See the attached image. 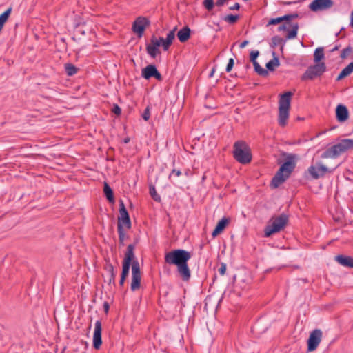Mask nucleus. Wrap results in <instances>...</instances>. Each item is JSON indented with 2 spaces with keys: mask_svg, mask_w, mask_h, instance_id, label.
Listing matches in <instances>:
<instances>
[{
  "mask_svg": "<svg viewBox=\"0 0 353 353\" xmlns=\"http://www.w3.org/2000/svg\"><path fill=\"white\" fill-rule=\"evenodd\" d=\"M11 11H12V8L10 7L0 15V32L1 31V30L4 26V23L8 19L9 16L11 13Z\"/></svg>",
  "mask_w": 353,
  "mask_h": 353,
  "instance_id": "obj_30",
  "label": "nucleus"
},
{
  "mask_svg": "<svg viewBox=\"0 0 353 353\" xmlns=\"http://www.w3.org/2000/svg\"><path fill=\"white\" fill-rule=\"evenodd\" d=\"M323 337V332L320 329L314 330L310 334L307 341V352H313L316 350Z\"/></svg>",
  "mask_w": 353,
  "mask_h": 353,
  "instance_id": "obj_11",
  "label": "nucleus"
},
{
  "mask_svg": "<svg viewBox=\"0 0 353 353\" xmlns=\"http://www.w3.org/2000/svg\"><path fill=\"white\" fill-rule=\"evenodd\" d=\"M353 149V139H342L339 143L327 149L321 155L323 159L336 158L340 154Z\"/></svg>",
  "mask_w": 353,
  "mask_h": 353,
  "instance_id": "obj_6",
  "label": "nucleus"
},
{
  "mask_svg": "<svg viewBox=\"0 0 353 353\" xmlns=\"http://www.w3.org/2000/svg\"><path fill=\"white\" fill-rule=\"evenodd\" d=\"M192 254L190 252L176 249L165 253V263L169 265H174L177 267V272L184 281H188L191 277V272L188 265Z\"/></svg>",
  "mask_w": 353,
  "mask_h": 353,
  "instance_id": "obj_1",
  "label": "nucleus"
},
{
  "mask_svg": "<svg viewBox=\"0 0 353 353\" xmlns=\"http://www.w3.org/2000/svg\"><path fill=\"white\" fill-rule=\"evenodd\" d=\"M334 5L332 0H313L309 5V8L313 12L328 10Z\"/></svg>",
  "mask_w": 353,
  "mask_h": 353,
  "instance_id": "obj_15",
  "label": "nucleus"
},
{
  "mask_svg": "<svg viewBox=\"0 0 353 353\" xmlns=\"http://www.w3.org/2000/svg\"><path fill=\"white\" fill-rule=\"evenodd\" d=\"M292 20L283 21V23L278 27L279 32L288 31L286 36L287 39H294L297 35L299 26L297 22H292Z\"/></svg>",
  "mask_w": 353,
  "mask_h": 353,
  "instance_id": "obj_9",
  "label": "nucleus"
},
{
  "mask_svg": "<svg viewBox=\"0 0 353 353\" xmlns=\"http://www.w3.org/2000/svg\"><path fill=\"white\" fill-rule=\"evenodd\" d=\"M93 33V29L90 24L86 22L79 23L74 26V35L72 39L76 41L80 39L81 36Z\"/></svg>",
  "mask_w": 353,
  "mask_h": 353,
  "instance_id": "obj_12",
  "label": "nucleus"
},
{
  "mask_svg": "<svg viewBox=\"0 0 353 353\" xmlns=\"http://www.w3.org/2000/svg\"><path fill=\"white\" fill-rule=\"evenodd\" d=\"M324 49L323 47L317 48L314 53V61L316 63H321V61L324 59Z\"/></svg>",
  "mask_w": 353,
  "mask_h": 353,
  "instance_id": "obj_29",
  "label": "nucleus"
},
{
  "mask_svg": "<svg viewBox=\"0 0 353 353\" xmlns=\"http://www.w3.org/2000/svg\"><path fill=\"white\" fill-rule=\"evenodd\" d=\"M214 72V68H213L210 74V77H212L213 74Z\"/></svg>",
  "mask_w": 353,
  "mask_h": 353,
  "instance_id": "obj_50",
  "label": "nucleus"
},
{
  "mask_svg": "<svg viewBox=\"0 0 353 353\" xmlns=\"http://www.w3.org/2000/svg\"><path fill=\"white\" fill-rule=\"evenodd\" d=\"M230 221V219L223 217L216 224L214 230L212 232V236L215 237L220 233H221L223 230L225 228L226 225L228 224Z\"/></svg>",
  "mask_w": 353,
  "mask_h": 353,
  "instance_id": "obj_23",
  "label": "nucleus"
},
{
  "mask_svg": "<svg viewBox=\"0 0 353 353\" xmlns=\"http://www.w3.org/2000/svg\"><path fill=\"white\" fill-rule=\"evenodd\" d=\"M253 64L255 72L261 77H267L268 75V71L266 69L261 67L258 62H255Z\"/></svg>",
  "mask_w": 353,
  "mask_h": 353,
  "instance_id": "obj_31",
  "label": "nucleus"
},
{
  "mask_svg": "<svg viewBox=\"0 0 353 353\" xmlns=\"http://www.w3.org/2000/svg\"><path fill=\"white\" fill-rule=\"evenodd\" d=\"M352 72H353V62L349 63L348 65H347L341 70L336 78V81H341V79L349 76Z\"/></svg>",
  "mask_w": 353,
  "mask_h": 353,
  "instance_id": "obj_26",
  "label": "nucleus"
},
{
  "mask_svg": "<svg viewBox=\"0 0 353 353\" xmlns=\"http://www.w3.org/2000/svg\"><path fill=\"white\" fill-rule=\"evenodd\" d=\"M104 269L108 272L109 276L108 279L106 281L108 282V285L113 284L115 285V277H116V273L114 272V266L112 264L108 261L106 262Z\"/></svg>",
  "mask_w": 353,
  "mask_h": 353,
  "instance_id": "obj_22",
  "label": "nucleus"
},
{
  "mask_svg": "<svg viewBox=\"0 0 353 353\" xmlns=\"http://www.w3.org/2000/svg\"><path fill=\"white\" fill-rule=\"evenodd\" d=\"M79 68L74 65L72 63H68V76H72L77 73Z\"/></svg>",
  "mask_w": 353,
  "mask_h": 353,
  "instance_id": "obj_36",
  "label": "nucleus"
},
{
  "mask_svg": "<svg viewBox=\"0 0 353 353\" xmlns=\"http://www.w3.org/2000/svg\"><path fill=\"white\" fill-rule=\"evenodd\" d=\"M326 65L324 62L310 65L301 76V79L302 81H307L320 77L326 71Z\"/></svg>",
  "mask_w": 353,
  "mask_h": 353,
  "instance_id": "obj_8",
  "label": "nucleus"
},
{
  "mask_svg": "<svg viewBox=\"0 0 353 353\" xmlns=\"http://www.w3.org/2000/svg\"><path fill=\"white\" fill-rule=\"evenodd\" d=\"M173 174H174L176 176H179L181 175V172L179 170L173 169L169 175V178H170Z\"/></svg>",
  "mask_w": 353,
  "mask_h": 353,
  "instance_id": "obj_45",
  "label": "nucleus"
},
{
  "mask_svg": "<svg viewBox=\"0 0 353 353\" xmlns=\"http://www.w3.org/2000/svg\"><path fill=\"white\" fill-rule=\"evenodd\" d=\"M176 29V28L175 27L172 30L170 31L165 39L163 37L157 39L153 35L150 39V43L146 45L147 53L152 58H155L157 54H161V50L159 49L161 46H162L164 50H168L175 38Z\"/></svg>",
  "mask_w": 353,
  "mask_h": 353,
  "instance_id": "obj_3",
  "label": "nucleus"
},
{
  "mask_svg": "<svg viewBox=\"0 0 353 353\" xmlns=\"http://www.w3.org/2000/svg\"><path fill=\"white\" fill-rule=\"evenodd\" d=\"M150 109L148 107H147L142 114V117L145 121H148L150 119Z\"/></svg>",
  "mask_w": 353,
  "mask_h": 353,
  "instance_id": "obj_43",
  "label": "nucleus"
},
{
  "mask_svg": "<svg viewBox=\"0 0 353 353\" xmlns=\"http://www.w3.org/2000/svg\"><path fill=\"white\" fill-rule=\"evenodd\" d=\"M119 214L118 218V224L125 225L127 229L131 228V221L128 212L125 206L124 202L122 200L119 201Z\"/></svg>",
  "mask_w": 353,
  "mask_h": 353,
  "instance_id": "obj_14",
  "label": "nucleus"
},
{
  "mask_svg": "<svg viewBox=\"0 0 353 353\" xmlns=\"http://www.w3.org/2000/svg\"><path fill=\"white\" fill-rule=\"evenodd\" d=\"M191 34V30L188 26H185L183 28H181L178 32H177V37L180 42L184 43L187 41L190 37Z\"/></svg>",
  "mask_w": 353,
  "mask_h": 353,
  "instance_id": "obj_24",
  "label": "nucleus"
},
{
  "mask_svg": "<svg viewBox=\"0 0 353 353\" xmlns=\"http://www.w3.org/2000/svg\"><path fill=\"white\" fill-rule=\"evenodd\" d=\"M132 264L123 262L122 263V272L121 275L123 276H128L130 271V268Z\"/></svg>",
  "mask_w": 353,
  "mask_h": 353,
  "instance_id": "obj_38",
  "label": "nucleus"
},
{
  "mask_svg": "<svg viewBox=\"0 0 353 353\" xmlns=\"http://www.w3.org/2000/svg\"><path fill=\"white\" fill-rule=\"evenodd\" d=\"M353 52V48L350 46L345 48L341 53V58L343 59H346L347 57L350 56Z\"/></svg>",
  "mask_w": 353,
  "mask_h": 353,
  "instance_id": "obj_34",
  "label": "nucleus"
},
{
  "mask_svg": "<svg viewBox=\"0 0 353 353\" xmlns=\"http://www.w3.org/2000/svg\"><path fill=\"white\" fill-rule=\"evenodd\" d=\"M281 156L285 158V161L281 165L271 181L270 185L273 188H276L284 183L290 177L296 167L297 160L296 154L283 152Z\"/></svg>",
  "mask_w": 353,
  "mask_h": 353,
  "instance_id": "obj_2",
  "label": "nucleus"
},
{
  "mask_svg": "<svg viewBox=\"0 0 353 353\" xmlns=\"http://www.w3.org/2000/svg\"><path fill=\"white\" fill-rule=\"evenodd\" d=\"M338 50V46H335L332 51H334V50Z\"/></svg>",
  "mask_w": 353,
  "mask_h": 353,
  "instance_id": "obj_52",
  "label": "nucleus"
},
{
  "mask_svg": "<svg viewBox=\"0 0 353 353\" xmlns=\"http://www.w3.org/2000/svg\"><path fill=\"white\" fill-rule=\"evenodd\" d=\"M103 192L108 201L110 203H114V198L113 191L107 183H105L104 184Z\"/></svg>",
  "mask_w": 353,
  "mask_h": 353,
  "instance_id": "obj_28",
  "label": "nucleus"
},
{
  "mask_svg": "<svg viewBox=\"0 0 353 353\" xmlns=\"http://www.w3.org/2000/svg\"><path fill=\"white\" fill-rule=\"evenodd\" d=\"M335 261L344 267L353 268V257L352 256L339 254L335 256Z\"/></svg>",
  "mask_w": 353,
  "mask_h": 353,
  "instance_id": "obj_21",
  "label": "nucleus"
},
{
  "mask_svg": "<svg viewBox=\"0 0 353 353\" xmlns=\"http://www.w3.org/2000/svg\"><path fill=\"white\" fill-rule=\"evenodd\" d=\"M141 273L138 261H134L132 265V281L130 289L132 292L138 290L141 287Z\"/></svg>",
  "mask_w": 353,
  "mask_h": 353,
  "instance_id": "obj_10",
  "label": "nucleus"
},
{
  "mask_svg": "<svg viewBox=\"0 0 353 353\" xmlns=\"http://www.w3.org/2000/svg\"><path fill=\"white\" fill-rule=\"evenodd\" d=\"M126 278H127V276H123L121 275V279H120V281H119V285L121 286L123 285Z\"/></svg>",
  "mask_w": 353,
  "mask_h": 353,
  "instance_id": "obj_48",
  "label": "nucleus"
},
{
  "mask_svg": "<svg viewBox=\"0 0 353 353\" xmlns=\"http://www.w3.org/2000/svg\"><path fill=\"white\" fill-rule=\"evenodd\" d=\"M239 17H240L239 14L234 15V14H230L225 16L223 19L225 21L229 23L230 24H234L239 20Z\"/></svg>",
  "mask_w": 353,
  "mask_h": 353,
  "instance_id": "obj_33",
  "label": "nucleus"
},
{
  "mask_svg": "<svg viewBox=\"0 0 353 353\" xmlns=\"http://www.w3.org/2000/svg\"><path fill=\"white\" fill-rule=\"evenodd\" d=\"M240 8V4L239 3H235L233 6L229 7L230 10H238Z\"/></svg>",
  "mask_w": 353,
  "mask_h": 353,
  "instance_id": "obj_46",
  "label": "nucleus"
},
{
  "mask_svg": "<svg viewBox=\"0 0 353 353\" xmlns=\"http://www.w3.org/2000/svg\"><path fill=\"white\" fill-rule=\"evenodd\" d=\"M129 141H130V139L129 138H126V139H124V143H127L129 142Z\"/></svg>",
  "mask_w": 353,
  "mask_h": 353,
  "instance_id": "obj_51",
  "label": "nucleus"
},
{
  "mask_svg": "<svg viewBox=\"0 0 353 353\" xmlns=\"http://www.w3.org/2000/svg\"><path fill=\"white\" fill-rule=\"evenodd\" d=\"M336 120L340 123L346 121L349 118V111L343 104H339L335 110Z\"/></svg>",
  "mask_w": 353,
  "mask_h": 353,
  "instance_id": "obj_19",
  "label": "nucleus"
},
{
  "mask_svg": "<svg viewBox=\"0 0 353 353\" xmlns=\"http://www.w3.org/2000/svg\"><path fill=\"white\" fill-rule=\"evenodd\" d=\"M272 54L274 58L266 63V70L269 71H274L275 68L280 65L279 59L275 52H273Z\"/></svg>",
  "mask_w": 353,
  "mask_h": 353,
  "instance_id": "obj_27",
  "label": "nucleus"
},
{
  "mask_svg": "<svg viewBox=\"0 0 353 353\" xmlns=\"http://www.w3.org/2000/svg\"><path fill=\"white\" fill-rule=\"evenodd\" d=\"M141 76L145 79H150L152 77H154L159 81L163 79L161 73L158 71L154 65H148L142 69Z\"/></svg>",
  "mask_w": 353,
  "mask_h": 353,
  "instance_id": "obj_16",
  "label": "nucleus"
},
{
  "mask_svg": "<svg viewBox=\"0 0 353 353\" xmlns=\"http://www.w3.org/2000/svg\"><path fill=\"white\" fill-rule=\"evenodd\" d=\"M112 112L117 116H119L121 114V108L116 103L113 104Z\"/></svg>",
  "mask_w": 353,
  "mask_h": 353,
  "instance_id": "obj_41",
  "label": "nucleus"
},
{
  "mask_svg": "<svg viewBox=\"0 0 353 353\" xmlns=\"http://www.w3.org/2000/svg\"><path fill=\"white\" fill-rule=\"evenodd\" d=\"M117 230L119 233V244L122 246L124 245V240L125 238V232L123 229V226L121 225L120 224H117Z\"/></svg>",
  "mask_w": 353,
  "mask_h": 353,
  "instance_id": "obj_32",
  "label": "nucleus"
},
{
  "mask_svg": "<svg viewBox=\"0 0 353 353\" xmlns=\"http://www.w3.org/2000/svg\"><path fill=\"white\" fill-rule=\"evenodd\" d=\"M298 17H299V14L297 13H292V14H285L282 17H279L276 18H272L268 21L266 26H269L271 25H276V24H279V23L283 22V21H288V20L289 21V19H294Z\"/></svg>",
  "mask_w": 353,
  "mask_h": 353,
  "instance_id": "obj_20",
  "label": "nucleus"
},
{
  "mask_svg": "<svg viewBox=\"0 0 353 353\" xmlns=\"http://www.w3.org/2000/svg\"><path fill=\"white\" fill-rule=\"evenodd\" d=\"M283 41V39L279 36H274L271 39L270 46L273 48L279 46Z\"/></svg>",
  "mask_w": 353,
  "mask_h": 353,
  "instance_id": "obj_37",
  "label": "nucleus"
},
{
  "mask_svg": "<svg viewBox=\"0 0 353 353\" xmlns=\"http://www.w3.org/2000/svg\"><path fill=\"white\" fill-rule=\"evenodd\" d=\"M103 310L105 314H107L110 309V305L108 302H104L103 303Z\"/></svg>",
  "mask_w": 353,
  "mask_h": 353,
  "instance_id": "obj_47",
  "label": "nucleus"
},
{
  "mask_svg": "<svg viewBox=\"0 0 353 353\" xmlns=\"http://www.w3.org/2000/svg\"><path fill=\"white\" fill-rule=\"evenodd\" d=\"M288 222V216L281 214L279 216L272 217L270 223L265 228L264 236H270L272 234L276 233L283 230Z\"/></svg>",
  "mask_w": 353,
  "mask_h": 353,
  "instance_id": "obj_7",
  "label": "nucleus"
},
{
  "mask_svg": "<svg viewBox=\"0 0 353 353\" xmlns=\"http://www.w3.org/2000/svg\"><path fill=\"white\" fill-rule=\"evenodd\" d=\"M293 93L292 92H286L281 94L279 101V118L278 122L280 126L286 125L290 108V102Z\"/></svg>",
  "mask_w": 353,
  "mask_h": 353,
  "instance_id": "obj_5",
  "label": "nucleus"
},
{
  "mask_svg": "<svg viewBox=\"0 0 353 353\" xmlns=\"http://www.w3.org/2000/svg\"><path fill=\"white\" fill-rule=\"evenodd\" d=\"M248 43H249V42H248V41H246V40H245V41H243V42L240 44L239 47H240L241 48H243L244 47H245V46L248 44Z\"/></svg>",
  "mask_w": 353,
  "mask_h": 353,
  "instance_id": "obj_49",
  "label": "nucleus"
},
{
  "mask_svg": "<svg viewBox=\"0 0 353 353\" xmlns=\"http://www.w3.org/2000/svg\"><path fill=\"white\" fill-rule=\"evenodd\" d=\"M232 153L234 159L243 165L248 164L252 161L251 149L244 141H237L234 143Z\"/></svg>",
  "mask_w": 353,
  "mask_h": 353,
  "instance_id": "obj_4",
  "label": "nucleus"
},
{
  "mask_svg": "<svg viewBox=\"0 0 353 353\" xmlns=\"http://www.w3.org/2000/svg\"><path fill=\"white\" fill-rule=\"evenodd\" d=\"M214 0H203V5L206 10L210 11L213 9L214 6Z\"/></svg>",
  "mask_w": 353,
  "mask_h": 353,
  "instance_id": "obj_39",
  "label": "nucleus"
},
{
  "mask_svg": "<svg viewBox=\"0 0 353 353\" xmlns=\"http://www.w3.org/2000/svg\"><path fill=\"white\" fill-rule=\"evenodd\" d=\"M101 330V322L97 321L93 336V347L97 350H99L102 344Z\"/></svg>",
  "mask_w": 353,
  "mask_h": 353,
  "instance_id": "obj_17",
  "label": "nucleus"
},
{
  "mask_svg": "<svg viewBox=\"0 0 353 353\" xmlns=\"http://www.w3.org/2000/svg\"><path fill=\"white\" fill-rule=\"evenodd\" d=\"M210 299H211L210 297H208V298H206V301L210 300Z\"/></svg>",
  "mask_w": 353,
  "mask_h": 353,
  "instance_id": "obj_53",
  "label": "nucleus"
},
{
  "mask_svg": "<svg viewBox=\"0 0 353 353\" xmlns=\"http://www.w3.org/2000/svg\"><path fill=\"white\" fill-rule=\"evenodd\" d=\"M149 190H150V196H152V198L156 201H161V197L157 193V191H156V189H155V187L153 185H150L149 186Z\"/></svg>",
  "mask_w": 353,
  "mask_h": 353,
  "instance_id": "obj_35",
  "label": "nucleus"
},
{
  "mask_svg": "<svg viewBox=\"0 0 353 353\" xmlns=\"http://www.w3.org/2000/svg\"><path fill=\"white\" fill-rule=\"evenodd\" d=\"M234 59L232 58H230L228 61V63L227 64L226 69H225L227 72H230L232 70V69L234 66Z\"/></svg>",
  "mask_w": 353,
  "mask_h": 353,
  "instance_id": "obj_42",
  "label": "nucleus"
},
{
  "mask_svg": "<svg viewBox=\"0 0 353 353\" xmlns=\"http://www.w3.org/2000/svg\"><path fill=\"white\" fill-rule=\"evenodd\" d=\"M150 25V21L144 17H139L133 22L132 30L137 34L139 37H141L145 28Z\"/></svg>",
  "mask_w": 353,
  "mask_h": 353,
  "instance_id": "obj_13",
  "label": "nucleus"
},
{
  "mask_svg": "<svg viewBox=\"0 0 353 353\" xmlns=\"http://www.w3.org/2000/svg\"><path fill=\"white\" fill-rule=\"evenodd\" d=\"M327 172H328V168L322 164H319L317 167L311 165L308 168V172L315 179L323 176Z\"/></svg>",
  "mask_w": 353,
  "mask_h": 353,
  "instance_id": "obj_18",
  "label": "nucleus"
},
{
  "mask_svg": "<svg viewBox=\"0 0 353 353\" xmlns=\"http://www.w3.org/2000/svg\"><path fill=\"white\" fill-rule=\"evenodd\" d=\"M218 271L221 275H224L226 271V264L224 263H221Z\"/></svg>",
  "mask_w": 353,
  "mask_h": 353,
  "instance_id": "obj_44",
  "label": "nucleus"
},
{
  "mask_svg": "<svg viewBox=\"0 0 353 353\" xmlns=\"http://www.w3.org/2000/svg\"><path fill=\"white\" fill-rule=\"evenodd\" d=\"M259 52L258 50H252V51H251L250 54V61L252 63H254L255 62H257L256 61V59L259 57Z\"/></svg>",
  "mask_w": 353,
  "mask_h": 353,
  "instance_id": "obj_40",
  "label": "nucleus"
},
{
  "mask_svg": "<svg viewBox=\"0 0 353 353\" xmlns=\"http://www.w3.org/2000/svg\"><path fill=\"white\" fill-rule=\"evenodd\" d=\"M134 245L132 244H130L128 245L127 251L125 254V257L123 262L130 263L132 265V262L134 261Z\"/></svg>",
  "mask_w": 353,
  "mask_h": 353,
  "instance_id": "obj_25",
  "label": "nucleus"
}]
</instances>
